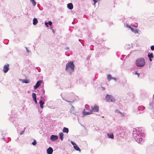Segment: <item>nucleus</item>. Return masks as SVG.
I'll return each mask as SVG.
<instances>
[{"mask_svg": "<svg viewBox=\"0 0 154 154\" xmlns=\"http://www.w3.org/2000/svg\"><path fill=\"white\" fill-rule=\"evenodd\" d=\"M3 140L4 141H6V140H5V138L4 137H3Z\"/></svg>", "mask_w": 154, "mask_h": 154, "instance_id": "nucleus-44", "label": "nucleus"}, {"mask_svg": "<svg viewBox=\"0 0 154 154\" xmlns=\"http://www.w3.org/2000/svg\"><path fill=\"white\" fill-rule=\"evenodd\" d=\"M67 8L71 10L73 8V5L71 3H69L67 4Z\"/></svg>", "mask_w": 154, "mask_h": 154, "instance_id": "nucleus-16", "label": "nucleus"}, {"mask_svg": "<svg viewBox=\"0 0 154 154\" xmlns=\"http://www.w3.org/2000/svg\"><path fill=\"white\" fill-rule=\"evenodd\" d=\"M60 138L61 141L63 140V134L62 132L60 133L59 134Z\"/></svg>", "mask_w": 154, "mask_h": 154, "instance_id": "nucleus-23", "label": "nucleus"}, {"mask_svg": "<svg viewBox=\"0 0 154 154\" xmlns=\"http://www.w3.org/2000/svg\"><path fill=\"white\" fill-rule=\"evenodd\" d=\"M102 88L103 90H104L105 89V88L103 87H102Z\"/></svg>", "mask_w": 154, "mask_h": 154, "instance_id": "nucleus-46", "label": "nucleus"}, {"mask_svg": "<svg viewBox=\"0 0 154 154\" xmlns=\"http://www.w3.org/2000/svg\"><path fill=\"white\" fill-rule=\"evenodd\" d=\"M40 107L42 109L43 108V105L44 104V102L42 100H40L39 102Z\"/></svg>", "mask_w": 154, "mask_h": 154, "instance_id": "nucleus-17", "label": "nucleus"}, {"mask_svg": "<svg viewBox=\"0 0 154 154\" xmlns=\"http://www.w3.org/2000/svg\"><path fill=\"white\" fill-rule=\"evenodd\" d=\"M116 112L119 114V116L120 117L124 118L126 114L124 112L122 113L120 112L119 110L116 109L115 110Z\"/></svg>", "mask_w": 154, "mask_h": 154, "instance_id": "nucleus-6", "label": "nucleus"}, {"mask_svg": "<svg viewBox=\"0 0 154 154\" xmlns=\"http://www.w3.org/2000/svg\"><path fill=\"white\" fill-rule=\"evenodd\" d=\"M23 82L25 83H28L29 82V80L27 79H25L23 80Z\"/></svg>", "mask_w": 154, "mask_h": 154, "instance_id": "nucleus-32", "label": "nucleus"}, {"mask_svg": "<svg viewBox=\"0 0 154 154\" xmlns=\"http://www.w3.org/2000/svg\"><path fill=\"white\" fill-rule=\"evenodd\" d=\"M74 68H66V71L71 74L74 71Z\"/></svg>", "mask_w": 154, "mask_h": 154, "instance_id": "nucleus-11", "label": "nucleus"}, {"mask_svg": "<svg viewBox=\"0 0 154 154\" xmlns=\"http://www.w3.org/2000/svg\"><path fill=\"white\" fill-rule=\"evenodd\" d=\"M136 64L137 66L143 67L145 64V60L143 58H139L136 60Z\"/></svg>", "mask_w": 154, "mask_h": 154, "instance_id": "nucleus-2", "label": "nucleus"}, {"mask_svg": "<svg viewBox=\"0 0 154 154\" xmlns=\"http://www.w3.org/2000/svg\"><path fill=\"white\" fill-rule=\"evenodd\" d=\"M112 79L114 80L115 82L117 81V79H116L114 77H112Z\"/></svg>", "mask_w": 154, "mask_h": 154, "instance_id": "nucleus-39", "label": "nucleus"}, {"mask_svg": "<svg viewBox=\"0 0 154 154\" xmlns=\"http://www.w3.org/2000/svg\"><path fill=\"white\" fill-rule=\"evenodd\" d=\"M92 113L91 111L90 112H86L85 111V109H84L83 111L82 112V114L84 116H85L86 115H89L91 114H92Z\"/></svg>", "mask_w": 154, "mask_h": 154, "instance_id": "nucleus-13", "label": "nucleus"}, {"mask_svg": "<svg viewBox=\"0 0 154 154\" xmlns=\"http://www.w3.org/2000/svg\"><path fill=\"white\" fill-rule=\"evenodd\" d=\"M133 73H134L136 75H137L138 77H139L140 76V73L137 72V71L133 72Z\"/></svg>", "mask_w": 154, "mask_h": 154, "instance_id": "nucleus-33", "label": "nucleus"}, {"mask_svg": "<svg viewBox=\"0 0 154 154\" xmlns=\"http://www.w3.org/2000/svg\"><path fill=\"white\" fill-rule=\"evenodd\" d=\"M25 128H24L23 131H21L20 132V135H21V134H23V133H24V131H25Z\"/></svg>", "mask_w": 154, "mask_h": 154, "instance_id": "nucleus-36", "label": "nucleus"}, {"mask_svg": "<svg viewBox=\"0 0 154 154\" xmlns=\"http://www.w3.org/2000/svg\"><path fill=\"white\" fill-rule=\"evenodd\" d=\"M99 110V107L97 105L94 106H91V111L92 112H98Z\"/></svg>", "mask_w": 154, "mask_h": 154, "instance_id": "nucleus-5", "label": "nucleus"}, {"mask_svg": "<svg viewBox=\"0 0 154 154\" xmlns=\"http://www.w3.org/2000/svg\"><path fill=\"white\" fill-rule=\"evenodd\" d=\"M37 143L36 141L35 140H34L33 142L32 143V144L33 146H35Z\"/></svg>", "mask_w": 154, "mask_h": 154, "instance_id": "nucleus-31", "label": "nucleus"}, {"mask_svg": "<svg viewBox=\"0 0 154 154\" xmlns=\"http://www.w3.org/2000/svg\"><path fill=\"white\" fill-rule=\"evenodd\" d=\"M145 107L143 106H139L138 107L137 109L138 111H139L138 113L140 114L141 113L143 112V110L145 109Z\"/></svg>", "mask_w": 154, "mask_h": 154, "instance_id": "nucleus-7", "label": "nucleus"}, {"mask_svg": "<svg viewBox=\"0 0 154 154\" xmlns=\"http://www.w3.org/2000/svg\"><path fill=\"white\" fill-rule=\"evenodd\" d=\"M121 132H123V131H121Z\"/></svg>", "mask_w": 154, "mask_h": 154, "instance_id": "nucleus-47", "label": "nucleus"}, {"mask_svg": "<svg viewBox=\"0 0 154 154\" xmlns=\"http://www.w3.org/2000/svg\"><path fill=\"white\" fill-rule=\"evenodd\" d=\"M42 91V95H43L45 94V91L43 89H42L41 90Z\"/></svg>", "mask_w": 154, "mask_h": 154, "instance_id": "nucleus-35", "label": "nucleus"}, {"mask_svg": "<svg viewBox=\"0 0 154 154\" xmlns=\"http://www.w3.org/2000/svg\"><path fill=\"white\" fill-rule=\"evenodd\" d=\"M9 68H3V71L5 73H6L9 70Z\"/></svg>", "mask_w": 154, "mask_h": 154, "instance_id": "nucleus-28", "label": "nucleus"}, {"mask_svg": "<svg viewBox=\"0 0 154 154\" xmlns=\"http://www.w3.org/2000/svg\"><path fill=\"white\" fill-rule=\"evenodd\" d=\"M148 57H149V60L150 61H152L151 58L153 57V54L151 53L150 54H149L148 55Z\"/></svg>", "mask_w": 154, "mask_h": 154, "instance_id": "nucleus-19", "label": "nucleus"}, {"mask_svg": "<svg viewBox=\"0 0 154 154\" xmlns=\"http://www.w3.org/2000/svg\"><path fill=\"white\" fill-rule=\"evenodd\" d=\"M42 82V81L41 80L37 81L35 85L34 86V88L35 89H36L40 85Z\"/></svg>", "mask_w": 154, "mask_h": 154, "instance_id": "nucleus-8", "label": "nucleus"}, {"mask_svg": "<svg viewBox=\"0 0 154 154\" xmlns=\"http://www.w3.org/2000/svg\"><path fill=\"white\" fill-rule=\"evenodd\" d=\"M129 27L131 29V31L134 33H137L138 32V31L137 29H134L130 26H129Z\"/></svg>", "mask_w": 154, "mask_h": 154, "instance_id": "nucleus-15", "label": "nucleus"}, {"mask_svg": "<svg viewBox=\"0 0 154 154\" xmlns=\"http://www.w3.org/2000/svg\"><path fill=\"white\" fill-rule=\"evenodd\" d=\"M32 96L33 100L36 99V95L35 93H33Z\"/></svg>", "mask_w": 154, "mask_h": 154, "instance_id": "nucleus-27", "label": "nucleus"}, {"mask_svg": "<svg viewBox=\"0 0 154 154\" xmlns=\"http://www.w3.org/2000/svg\"><path fill=\"white\" fill-rule=\"evenodd\" d=\"M112 77L111 75L110 74H109L107 75V80L108 81H110L112 79Z\"/></svg>", "mask_w": 154, "mask_h": 154, "instance_id": "nucleus-20", "label": "nucleus"}, {"mask_svg": "<svg viewBox=\"0 0 154 154\" xmlns=\"http://www.w3.org/2000/svg\"><path fill=\"white\" fill-rule=\"evenodd\" d=\"M106 100L107 102H114L115 99L114 97L111 95L107 94L105 97Z\"/></svg>", "mask_w": 154, "mask_h": 154, "instance_id": "nucleus-3", "label": "nucleus"}, {"mask_svg": "<svg viewBox=\"0 0 154 154\" xmlns=\"http://www.w3.org/2000/svg\"><path fill=\"white\" fill-rule=\"evenodd\" d=\"M73 147L75 150L77 151H79L80 152H81V151L80 149L77 144L75 146H74Z\"/></svg>", "mask_w": 154, "mask_h": 154, "instance_id": "nucleus-21", "label": "nucleus"}, {"mask_svg": "<svg viewBox=\"0 0 154 154\" xmlns=\"http://www.w3.org/2000/svg\"><path fill=\"white\" fill-rule=\"evenodd\" d=\"M71 106V108H70V112H74V108L73 106L72 105Z\"/></svg>", "mask_w": 154, "mask_h": 154, "instance_id": "nucleus-29", "label": "nucleus"}, {"mask_svg": "<svg viewBox=\"0 0 154 154\" xmlns=\"http://www.w3.org/2000/svg\"><path fill=\"white\" fill-rule=\"evenodd\" d=\"M69 131V129L68 128L65 127L63 128V132L68 133Z\"/></svg>", "mask_w": 154, "mask_h": 154, "instance_id": "nucleus-18", "label": "nucleus"}, {"mask_svg": "<svg viewBox=\"0 0 154 154\" xmlns=\"http://www.w3.org/2000/svg\"><path fill=\"white\" fill-rule=\"evenodd\" d=\"M33 100H34V102H35V103L36 104H37V101L36 100V99H34Z\"/></svg>", "mask_w": 154, "mask_h": 154, "instance_id": "nucleus-42", "label": "nucleus"}, {"mask_svg": "<svg viewBox=\"0 0 154 154\" xmlns=\"http://www.w3.org/2000/svg\"><path fill=\"white\" fill-rule=\"evenodd\" d=\"M89 107V106L88 105L86 104L85 105V107L86 109Z\"/></svg>", "mask_w": 154, "mask_h": 154, "instance_id": "nucleus-41", "label": "nucleus"}, {"mask_svg": "<svg viewBox=\"0 0 154 154\" xmlns=\"http://www.w3.org/2000/svg\"><path fill=\"white\" fill-rule=\"evenodd\" d=\"M10 119L11 121L15 125V127L17 129V131H18L19 130L18 129L19 126V122L18 121H16V120H15V118H13L12 117L11 118H10Z\"/></svg>", "mask_w": 154, "mask_h": 154, "instance_id": "nucleus-4", "label": "nucleus"}, {"mask_svg": "<svg viewBox=\"0 0 154 154\" xmlns=\"http://www.w3.org/2000/svg\"><path fill=\"white\" fill-rule=\"evenodd\" d=\"M9 66V65L8 64H6L5 65L4 67L7 68V67H8Z\"/></svg>", "mask_w": 154, "mask_h": 154, "instance_id": "nucleus-38", "label": "nucleus"}, {"mask_svg": "<svg viewBox=\"0 0 154 154\" xmlns=\"http://www.w3.org/2000/svg\"><path fill=\"white\" fill-rule=\"evenodd\" d=\"M6 143H8V141H6Z\"/></svg>", "mask_w": 154, "mask_h": 154, "instance_id": "nucleus-48", "label": "nucleus"}, {"mask_svg": "<svg viewBox=\"0 0 154 154\" xmlns=\"http://www.w3.org/2000/svg\"><path fill=\"white\" fill-rule=\"evenodd\" d=\"M62 99H63V100H64L68 102L69 103V104L70 105H71V106L72 105V103H74V100H72V101H69L66 100L65 99H64V98H62Z\"/></svg>", "mask_w": 154, "mask_h": 154, "instance_id": "nucleus-22", "label": "nucleus"}, {"mask_svg": "<svg viewBox=\"0 0 154 154\" xmlns=\"http://www.w3.org/2000/svg\"><path fill=\"white\" fill-rule=\"evenodd\" d=\"M66 67H74V65L73 62H68L66 65Z\"/></svg>", "mask_w": 154, "mask_h": 154, "instance_id": "nucleus-10", "label": "nucleus"}, {"mask_svg": "<svg viewBox=\"0 0 154 154\" xmlns=\"http://www.w3.org/2000/svg\"><path fill=\"white\" fill-rule=\"evenodd\" d=\"M107 135L109 138H111L112 139H114V135L112 133H107Z\"/></svg>", "mask_w": 154, "mask_h": 154, "instance_id": "nucleus-14", "label": "nucleus"}, {"mask_svg": "<svg viewBox=\"0 0 154 154\" xmlns=\"http://www.w3.org/2000/svg\"><path fill=\"white\" fill-rule=\"evenodd\" d=\"M151 49L152 50H154V45H152L151 47Z\"/></svg>", "mask_w": 154, "mask_h": 154, "instance_id": "nucleus-37", "label": "nucleus"}, {"mask_svg": "<svg viewBox=\"0 0 154 154\" xmlns=\"http://www.w3.org/2000/svg\"><path fill=\"white\" fill-rule=\"evenodd\" d=\"M71 142L72 144L73 145V147L76 145V144L73 141H71Z\"/></svg>", "mask_w": 154, "mask_h": 154, "instance_id": "nucleus-34", "label": "nucleus"}, {"mask_svg": "<svg viewBox=\"0 0 154 154\" xmlns=\"http://www.w3.org/2000/svg\"><path fill=\"white\" fill-rule=\"evenodd\" d=\"M38 21L36 18H34L33 19V23L34 25H35L38 23Z\"/></svg>", "mask_w": 154, "mask_h": 154, "instance_id": "nucleus-24", "label": "nucleus"}, {"mask_svg": "<svg viewBox=\"0 0 154 154\" xmlns=\"http://www.w3.org/2000/svg\"><path fill=\"white\" fill-rule=\"evenodd\" d=\"M77 82V83H81L82 79L81 78H78L76 79Z\"/></svg>", "mask_w": 154, "mask_h": 154, "instance_id": "nucleus-25", "label": "nucleus"}, {"mask_svg": "<svg viewBox=\"0 0 154 154\" xmlns=\"http://www.w3.org/2000/svg\"><path fill=\"white\" fill-rule=\"evenodd\" d=\"M94 2V4H95L97 2V0H92Z\"/></svg>", "mask_w": 154, "mask_h": 154, "instance_id": "nucleus-43", "label": "nucleus"}, {"mask_svg": "<svg viewBox=\"0 0 154 154\" xmlns=\"http://www.w3.org/2000/svg\"><path fill=\"white\" fill-rule=\"evenodd\" d=\"M153 97L154 98V94L153 95Z\"/></svg>", "mask_w": 154, "mask_h": 154, "instance_id": "nucleus-49", "label": "nucleus"}, {"mask_svg": "<svg viewBox=\"0 0 154 154\" xmlns=\"http://www.w3.org/2000/svg\"><path fill=\"white\" fill-rule=\"evenodd\" d=\"M47 152L48 154H52L53 152V149L51 147H49L47 149Z\"/></svg>", "mask_w": 154, "mask_h": 154, "instance_id": "nucleus-12", "label": "nucleus"}, {"mask_svg": "<svg viewBox=\"0 0 154 154\" xmlns=\"http://www.w3.org/2000/svg\"><path fill=\"white\" fill-rule=\"evenodd\" d=\"M71 113H72V114H74L75 115V116H77V117L78 116L77 114H76L74 112H71Z\"/></svg>", "mask_w": 154, "mask_h": 154, "instance_id": "nucleus-40", "label": "nucleus"}, {"mask_svg": "<svg viewBox=\"0 0 154 154\" xmlns=\"http://www.w3.org/2000/svg\"><path fill=\"white\" fill-rule=\"evenodd\" d=\"M50 139L52 141H55L58 139V137L56 135H52L50 137Z\"/></svg>", "mask_w": 154, "mask_h": 154, "instance_id": "nucleus-9", "label": "nucleus"}, {"mask_svg": "<svg viewBox=\"0 0 154 154\" xmlns=\"http://www.w3.org/2000/svg\"><path fill=\"white\" fill-rule=\"evenodd\" d=\"M48 24L50 25V26H51L52 25V23L51 21H49V22H48V23H47V22H46L45 23V25L47 26V27H48Z\"/></svg>", "mask_w": 154, "mask_h": 154, "instance_id": "nucleus-26", "label": "nucleus"}, {"mask_svg": "<svg viewBox=\"0 0 154 154\" xmlns=\"http://www.w3.org/2000/svg\"><path fill=\"white\" fill-rule=\"evenodd\" d=\"M132 134L134 138L138 142H141L144 137L143 131L140 128H133Z\"/></svg>", "mask_w": 154, "mask_h": 154, "instance_id": "nucleus-1", "label": "nucleus"}, {"mask_svg": "<svg viewBox=\"0 0 154 154\" xmlns=\"http://www.w3.org/2000/svg\"><path fill=\"white\" fill-rule=\"evenodd\" d=\"M30 1L32 2L33 6H35L36 4V3L35 0H30Z\"/></svg>", "mask_w": 154, "mask_h": 154, "instance_id": "nucleus-30", "label": "nucleus"}, {"mask_svg": "<svg viewBox=\"0 0 154 154\" xmlns=\"http://www.w3.org/2000/svg\"><path fill=\"white\" fill-rule=\"evenodd\" d=\"M26 49L27 51L28 52H29V51L28 50L27 48H26Z\"/></svg>", "mask_w": 154, "mask_h": 154, "instance_id": "nucleus-45", "label": "nucleus"}]
</instances>
